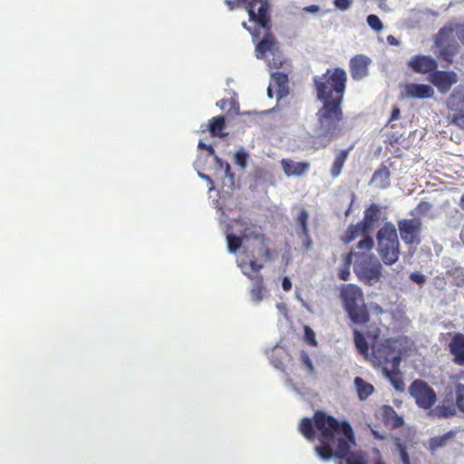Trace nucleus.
Listing matches in <instances>:
<instances>
[{"label": "nucleus", "mask_w": 464, "mask_h": 464, "mask_svg": "<svg viewBox=\"0 0 464 464\" xmlns=\"http://www.w3.org/2000/svg\"><path fill=\"white\" fill-rule=\"evenodd\" d=\"M298 430L310 441L315 440L317 431L320 445L315 447V452L324 460L335 458L340 459L339 464H368L367 453L351 450L356 439L347 420H338L323 411H316L313 419L304 417L300 420Z\"/></svg>", "instance_id": "obj_1"}, {"label": "nucleus", "mask_w": 464, "mask_h": 464, "mask_svg": "<svg viewBox=\"0 0 464 464\" xmlns=\"http://www.w3.org/2000/svg\"><path fill=\"white\" fill-rule=\"evenodd\" d=\"M316 99L322 107L316 112L318 135L313 143L316 150L327 147L342 132L343 111L342 104L344 98L347 74L340 67L327 69L322 75L313 78Z\"/></svg>", "instance_id": "obj_2"}, {"label": "nucleus", "mask_w": 464, "mask_h": 464, "mask_svg": "<svg viewBox=\"0 0 464 464\" xmlns=\"http://www.w3.org/2000/svg\"><path fill=\"white\" fill-rule=\"evenodd\" d=\"M343 307L350 320L359 325L370 321V313L364 301L362 290L353 284L343 285L340 288Z\"/></svg>", "instance_id": "obj_3"}, {"label": "nucleus", "mask_w": 464, "mask_h": 464, "mask_svg": "<svg viewBox=\"0 0 464 464\" xmlns=\"http://www.w3.org/2000/svg\"><path fill=\"white\" fill-rule=\"evenodd\" d=\"M377 252L386 266L394 265L400 257V241L397 229L392 222H386L376 234Z\"/></svg>", "instance_id": "obj_4"}, {"label": "nucleus", "mask_w": 464, "mask_h": 464, "mask_svg": "<svg viewBox=\"0 0 464 464\" xmlns=\"http://www.w3.org/2000/svg\"><path fill=\"white\" fill-rule=\"evenodd\" d=\"M353 271L364 285L372 286L381 281L382 266L372 254L354 252Z\"/></svg>", "instance_id": "obj_5"}, {"label": "nucleus", "mask_w": 464, "mask_h": 464, "mask_svg": "<svg viewBox=\"0 0 464 464\" xmlns=\"http://www.w3.org/2000/svg\"><path fill=\"white\" fill-rule=\"evenodd\" d=\"M394 341L386 338L381 342H372L371 344L372 353L368 360L374 367H386L389 363L394 368L399 367L401 363V355L396 352L393 345Z\"/></svg>", "instance_id": "obj_6"}, {"label": "nucleus", "mask_w": 464, "mask_h": 464, "mask_svg": "<svg viewBox=\"0 0 464 464\" xmlns=\"http://www.w3.org/2000/svg\"><path fill=\"white\" fill-rule=\"evenodd\" d=\"M239 266L242 268L243 274L253 283L250 289L251 299L254 302H260L266 292L264 276L260 274L264 265L256 262V256L253 251L248 263H241Z\"/></svg>", "instance_id": "obj_7"}, {"label": "nucleus", "mask_w": 464, "mask_h": 464, "mask_svg": "<svg viewBox=\"0 0 464 464\" xmlns=\"http://www.w3.org/2000/svg\"><path fill=\"white\" fill-rule=\"evenodd\" d=\"M453 31L452 26H443L438 32L434 42L439 49L438 56L448 63H452L459 52V44L453 36Z\"/></svg>", "instance_id": "obj_8"}, {"label": "nucleus", "mask_w": 464, "mask_h": 464, "mask_svg": "<svg viewBox=\"0 0 464 464\" xmlns=\"http://www.w3.org/2000/svg\"><path fill=\"white\" fill-rule=\"evenodd\" d=\"M238 5H244L251 22L268 30L271 28L269 4L267 0H236Z\"/></svg>", "instance_id": "obj_9"}, {"label": "nucleus", "mask_w": 464, "mask_h": 464, "mask_svg": "<svg viewBox=\"0 0 464 464\" xmlns=\"http://www.w3.org/2000/svg\"><path fill=\"white\" fill-rule=\"evenodd\" d=\"M400 236L407 246H418L421 242L422 222L420 218H403L397 222Z\"/></svg>", "instance_id": "obj_10"}, {"label": "nucleus", "mask_w": 464, "mask_h": 464, "mask_svg": "<svg viewBox=\"0 0 464 464\" xmlns=\"http://www.w3.org/2000/svg\"><path fill=\"white\" fill-rule=\"evenodd\" d=\"M409 390L416 403L423 409H430L436 401L433 389L421 380H415Z\"/></svg>", "instance_id": "obj_11"}, {"label": "nucleus", "mask_w": 464, "mask_h": 464, "mask_svg": "<svg viewBox=\"0 0 464 464\" xmlns=\"http://www.w3.org/2000/svg\"><path fill=\"white\" fill-rule=\"evenodd\" d=\"M257 244L256 246H251L248 250H246V254L251 259V252L255 251V255L256 256V262L258 260H263L265 262H271L276 259L278 256V253L276 249L270 246L271 239L266 234L261 236L257 240Z\"/></svg>", "instance_id": "obj_12"}, {"label": "nucleus", "mask_w": 464, "mask_h": 464, "mask_svg": "<svg viewBox=\"0 0 464 464\" xmlns=\"http://www.w3.org/2000/svg\"><path fill=\"white\" fill-rule=\"evenodd\" d=\"M430 81L441 93H446L458 82V74L453 71H438L436 69L430 74Z\"/></svg>", "instance_id": "obj_13"}, {"label": "nucleus", "mask_w": 464, "mask_h": 464, "mask_svg": "<svg viewBox=\"0 0 464 464\" xmlns=\"http://www.w3.org/2000/svg\"><path fill=\"white\" fill-rule=\"evenodd\" d=\"M409 67L417 73H432L438 68L437 61L430 55H414L408 63Z\"/></svg>", "instance_id": "obj_14"}, {"label": "nucleus", "mask_w": 464, "mask_h": 464, "mask_svg": "<svg viewBox=\"0 0 464 464\" xmlns=\"http://www.w3.org/2000/svg\"><path fill=\"white\" fill-rule=\"evenodd\" d=\"M447 349L451 355L452 362L458 366H464V334L455 333Z\"/></svg>", "instance_id": "obj_15"}, {"label": "nucleus", "mask_w": 464, "mask_h": 464, "mask_svg": "<svg viewBox=\"0 0 464 464\" xmlns=\"http://www.w3.org/2000/svg\"><path fill=\"white\" fill-rule=\"evenodd\" d=\"M372 60L364 54H357L350 60V72L354 81H360L368 75V67Z\"/></svg>", "instance_id": "obj_16"}, {"label": "nucleus", "mask_w": 464, "mask_h": 464, "mask_svg": "<svg viewBox=\"0 0 464 464\" xmlns=\"http://www.w3.org/2000/svg\"><path fill=\"white\" fill-rule=\"evenodd\" d=\"M381 420L386 427L398 429L403 425V418L399 416L392 406L383 405L380 409Z\"/></svg>", "instance_id": "obj_17"}, {"label": "nucleus", "mask_w": 464, "mask_h": 464, "mask_svg": "<svg viewBox=\"0 0 464 464\" xmlns=\"http://www.w3.org/2000/svg\"><path fill=\"white\" fill-rule=\"evenodd\" d=\"M434 95L433 89L428 84L408 83L405 85V96L412 99H428Z\"/></svg>", "instance_id": "obj_18"}, {"label": "nucleus", "mask_w": 464, "mask_h": 464, "mask_svg": "<svg viewBox=\"0 0 464 464\" xmlns=\"http://www.w3.org/2000/svg\"><path fill=\"white\" fill-rule=\"evenodd\" d=\"M280 163H281V167L284 170V173L287 177L302 176L305 172H307L308 169H310L309 162H304V161L295 162L290 159H283Z\"/></svg>", "instance_id": "obj_19"}, {"label": "nucleus", "mask_w": 464, "mask_h": 464, "mask_svg": "<svg viewBox=\"0 0 464 464\" xmlns=\"http://www.w3.org/2000/svg\"><path fill=\"white\" fill-rule=\"evenodd\" d=\"M288 82V75L285 72H276L271 74L270 83L276 89L278 99L285 97L289 93Z\"/></svg>", "instance_id": "obj_20"}, {"label": "nucleus", "mask_w": 464, "mask_h": 464, "mask_svg": "<svg viewBox=\"0 0 464 464\" xmlns=\"http://www.w3.org/2000/svg\"><path fill=\"white\" fill-rule=\"evenodd\" d=\"M264 38L257 44L256 47V55L257 59H263L266 53L273 52L276 47V42L275 36L270 33V28L266 30Z\"/></svg>", "instance_id": "obj_21"}, {"label": "nucleus", "mask_w": 464, "mask_h": 464, "mask_svg": "<svg viewBox=\"0 0 464 464\" xmlns=\"http://www.w3.org/2000/svg\"><path fill=\"white\" fill-rule=\"evenodd\" d=\"M381 209L378 205L371 204L363 213L362 220L361 221L364 229L369 232L372 229L373 225L380 219Z\"/></svg>", "instance_id": "obj_22"}, {"label": "nucleus", "mask_w": 464, "mask_h": 464, "mask_svg": "<svg viewBox=\"0 0 464 464\" xmlns=\"http://www.w3.org/2000/svg\"><path fill=\"white\" fill-rule=\"evenodd\" d=\"M446 104L450 111H459V109L464 105V82L453 90Z\"/></svg>", "instance_id": "obj_23"}, {"label": "nucleus", "mask_w": 464, "mask_h": 464, "mask_svg": "<svg viewBox=\"0 0 464 464\" xmlns=\"http://www.w3.org/2000/svg\"><path fill=\"white\" fill-rule=\"evenodd\" d=\"M391 172L386 166H382L374 171L371 179V183H373L379 188H387L390 187Z\"/></svg>", "instance_id": "obj_24"}, {"label": "nucleus", "mask_w": 464, "mask_h": 464, "mask_svg": "<svg viewBox=\"0 0 464 464\" xmlns=\"http://www.w3.org/2000/svg\"><path fill=\"white\" fill-rule=\"evenodd\" d=\"M382 372L386 378L392 382L393 387L398 391H403L404 382L399 372V367L394 368L393 365H391V368L383 367Z\"/></svg>", "instance_id": "obj_25"}, {"label": "nucleus", "mask_w": 464, "mask_h": 464, "mask_svg": "<svg viewBox=\"0 0 464 464\" xmlns=\"http://www.w3.org/2000/svg\"><path fill=\"white\" fill-rule=\"evenodd\" d=\"M354 385L361 401H365L374 392V387L361 377H355Z\"/></svg>", "instance_id": "obj_26"}, {"label": "nucleus", "mask_w": 464, "mask_h": 464, "mask_svg": "<svg viewBox=\"0 0 464 464\" xmlns=\"http://www.w3.org/2000/svg\"><path fill=\"white\" fill-rule=\"evenodd\" d=\"M369 234V231L367 229H364L361 221L358 222L357 224L355 225H350L344 235L342 237V240L348 244L350 242H352L353 240H354L356 237H358L360 235H367Z\"/></svg>", "instance_id": "obj_27"}, {"label": "nucleus", "mask_w": 464, "mask_h": 464, "mask_svg": "<svg viewBox=\"0 0 464 464\" xmlns=\"http://www.w3.org/2000/svg\"><path fill=\"white\" fill-rule=\"evenodd\" d=\"M352 149L353 147L351 146L348 150H341L336 155L331 167V176L333 178H337L341 174L343 167L348 158L349 151Z\"/></svg>", "instance_id": "obj_28"}, {"label": "nucleus", "mask_w": 464, "mask_h": 464, "mask_svg": "<svg viewBox=\"0 0 464 464\" xmlns=\"http://www.w3.org/2000/svg\"><path fill=\"white\" fill-rule=\"evenodd\" d=\"M243 228L240 230L241 236L244 239H254L257 240L264 233L261 232V228L252 222H245L242 224Z\"/></svg>", "instance_id": "obj_29"}, {"label": "nucleus", "mask_w": 464, "mask_h": 464, "mask_svg": "<svg viewBox=\"0 0 464 464\" xmlns=\"http://www.w3.org/2000/svg\"><path fill=\"white\" fill-rule=\"evenodd\" d=\"M353 342L358 353L362 355L365 359L369 357V343L365 339V336L358 330L353 329Z\"/></svg>", "instance_id": "obj_30"}, {"label": "nucleus", "mask_w": 464, "mask_h": 464, "mask_svg": "<svg viewBox=\"0 0 464 464\" xmlns=\"http://www.w3.org/2000/svg\"><path fill=\"white\" fill-rule=\"evenodd\" d=\"M226 123L223 116L213 117L209 121V131L213 137H224L226 134L223 132Z\"/></svg>", "instance_id": "obj_31"}, {"label": "nucleus", "mask_w": 464, "mask_h": 464, "mask_svg": "<svg viewBox=\"0 0 464 464\" xmlns=\"http://www.w3.org/2000/svg\"><path fill=\"white\" fill-rule=\"evenodd\" d=\"M354 257V252L350 251L343 256V263L342 267L338 271V277L340 280L347 281L350 277V266Z\"/></svg>", "instance_id": "obj_32"}, {"label": "nucleus", "mask_w": 464, "mask_h": 464, "mask_svg": "<svg viewBox=\"0 0 464 464\" xmlns=\"http://www.w3.org/2000/svg\"><path fill=\"white\" fill-rule=\"evenodd\" d=\"M455 433L453 431H449L442 436H438L430 439V445L431 450H437L439 448L444 447L450 439L453 438Z\"/></svg>", "instance_id": "obj_33"}, {"label": "nucleus", "mask_w": 464, "mask_h": 464, "mask_svg": "<svg viewBox=\"0 0 464 464\" xmlns=\"http://www.w3.org/2000/svg\"><path fill=\"white\" fill-rule=\"evenodd\" d=\"M308 218H309L308 212L305 209L302 208L299 211L297 218H296L297 225L299 226L300 230H301L299 232V235L307 236V233L309 230L308 225H307Z\"/></svg>", "instance_id": "obj_34"}, {"label": "nucleus", "mask_w": 464, "mask_h": 464, "mask_svg": "<svg viewBox=\"0 0 464 464\" xmlns=\"http://www.w3.org/2000/svg\"><path fill=\"white\" fill-rule=\"evenodd\" d=\"M243 237L235 236L233 234H227V249L230 253H237L242 246Z\"/></svg>", "instance_id": "obj_35"}, {"label": "nucleus", "mask_w": 464, "mask_h": 464, "mask_svg": "<svg viewBox=\"0 0 464 464\" xmlns=\"http://www.w3.org/2000/svg\"><path fill=\"white\" fill-rule=\"evenodd\" d=\"M373 246L374 242L372 237L367 234L364 235L363 238L357 243L356 249H358L357 252L359 253L369 254L368 252L372 249Z\"/></svg>", "instance_id": "obj_36"}, {"label": "nucleus", "mask_w": 464, "mask_h": 464, "mask_svg": "<svg viewBox=\"0 0 464 464\" xmlns=\"http://www.w3.org/2000/svg\"><path fill=\"white\" fill-rule=\"evenodd\" d=\"M431 209L432 205L430 202L426 200H420L414 210L411 212V215L426 216L430 212Z\"/></svg>", "instance_id": "obj_37"}, {"label": "nucleus", "mask_w": 464, "mask_h": 464, "mask_svg": "<svg viewBox=\"0 0 464 464\" xmlns=\"http://www.w3.org/2000/svg\"><path fill=\"white\" fill-rule=\"evenodd\" d=\"M456 391V404L459 410L464 412V384L458 383L455 387Z\"/></svg>", "instance_id": "obj_38"}, {"label": "nucleus", "mask_w": 464, "mask_h": 464, "mask_svg": "<svg viewBox=\"0 0 464 464\" xmlns=\"http://www.w3.org/2000/svg\"><path fill=\"white\" fill-rule=\"evenodd\" d=\"M367 24L375 32H381L383 28L382 21L376 14H369L367 16Z\"/></svg>", "instance_id": "obj_39"}, {"label": "nucleus", "mask_w": 464, "mask_h": 464, "mask_svg": "<svg viewBox=\"0 0 464 464\" xmlns=\"http://www.w3.org/2000/svg\"><path fill=\"white\" fill-rule=\"evenodd\" d=\"M450 122L464 130V109L459 110L457 113L452 115Z\"/></svg>", "instance_id": "obj_40"}, {"label": "nucleus", "mask_w": 464, "mask_h": 464, "mask_svg": "<svg viewBox=\"0 0 464 464\" xmlns=\"http://www.w3.org/2000/svg\"><path fill=\"white\" fill-rule=\"evenodd\" d=\"M284 61L281 55L272 53V58L268 59V66L270 68L279 69L283 66Z\"/></svg>", "instance_id": "obj_41"}, {"label": "nucleus", "mask_w": 464, "mask_h": 464, "mask_svg": "<svg viewBox=\"0 0 464 464\" xmlns=\"http://www.w3.org/2000/svg\"><path fill=\"white\" fill-rule=\"evenodd\" d=\"M248 155L245 151H237L235 154V162L241 168H246Z\"/></svg>", "instance_id": "obj_42"}, {"label": "nucleus", "mask_w": 464, "mask_h": 464, "mask_svg": "<svg viewBox=\"0 0 464 464\" xmlns=\"http://www.w3.org/2000/svg\"><path fill=\"white\" fill-rule=\"evenodd\" d=\"M301 361H302L303 364L306 367V369L309 371V372L313 373L314 372V368L312 360H311L309 354L304 351H303L301 353Z\"/></svg>", "instance_id": "obj_43"}, {"label": "nucleus", "mask_w": 464, "mask_h": 464, "mask_svg": "<svg viewBox=\"0 0 464 464\" xmlns=\"http://www.w3.org/2000/svg\"><path fill=\"white\" fill-rule=\"evenodd\" d=\"M381 333H382V331L379 327H374L366 332V336L371 340V344L372 343V342H381L382 341V340H379Z\"/></svg>", "instance_id": "obj_44"}, {"label": "nucleus", "mask_w": 464, "mask_h": 464, "mask_svg": "<svg viewBox=\"0 0 464 464\" xmlns=\"http://www.w3.org/2000/svg\"><path fill=\"white\" fill-rule=\"evenodd\" d=\"M304 336L309 344L316 345L314 332L308 326L304 327Z\"/></svg>", "instance_id": "obj_45"}, {"label": "nucleus", "mask_w": 464, "mask_h": 464, "mask_svg": "<svg viewBox=\"0 0 464 464\" xmlns=\"http://www.w3.org/2000/svg\"><path fill=\"white\" fill-rule=\"evenodd\" d=\"M410 278L412 282L417 283L419 285H422L425 283V276L420 273H411L410 275Z\"/></svg>", "instance_id": "obj_46"}, {"label": "nucleus", "mask_w": 464, "mask_h": 464, "mask_svg": "<svg viewBox=\"0 0 464 464\" xmlns=\"http://www.w3.org/2000/svg\"><path fill=\"white\" fill-rule=\"evenodd\" d=\"M334 5L337 8H339L341 10H346L351 6L352 1L351 0H335Z\"/></svg>", "instance_id": "obj_47"}, {"label": "nucleus", "mask_w": 464, "mask_h": 464, "mask_svg": "<svg viewBox=\"0 0 464 464\" xmlns=\"http://www.w3.org/2000/svg\"><path fill=\"white\" fill-rule=\"evenodd\" d=\"M400 454L404 464H410V459L406 451V448L402 444H399Z\"/></svg>", "instance_id": "obj_48"}, {"label": "nucleus", "mask_w": 464, "mask_h": 464, "mask_svg": "<svg viewBox=\"0 0 464 464\" xmlns=\"http://www.w3.org/2000/svg\"><path fill=\"white\" fill-rule=\"evenodd\" d=\"M198 146L201 150H206L209 155H215V150L212 145H208L200 140Z\"/></svg>", "instance_id": "obj_49"}, {"label": "nucleus", "mask_w": 464, "mask_h": 464, "mask_svg": "<svg viewBox=\"0 0 464 464\" xmlns=\"http://www.w3.org/2000/svg\"><path fill=\"white\" fill-rule=\"evenodd\" d=\"M282 287H283L284 291H285V292H289L291 290L292 283H291V280L287 276H285L283 278Z\"/></svg>", "instance_id": "obj_50"}, {"label": "nucleus", "mask_w": 464, "mask_h": 464, "mask_svg": "<svg viewBox=\"0 0 464 464\" xmlns=\"http://www.w3.org/2000/svg\"><path fill=\"white\" fill-rule=\"evenodd\" d=\"M215 159H216V160L218 163H220L221 167L225 168L226 175H231L232 176V174L230 173V165L227 162L222 161L218 156H215Z\"/></svg>", "instance_id": "obj_51"}, {"label": "nucleus", "mask_w": 464, "mask_h": 464, "mask_svg": "<svg viewBox=\"0 0 464 464\" xmlns=\"http://www.w3.org/2000/svg\"><path fill=\"white\" fill-rule=\"evenodd\" d=\"M400 113H401L400 109L397 106L393 107V109L392 111L391 117H390V121L398 120Z\"/></svg>", "instance_id": "obj_52"}, {"label": "nucleus", "mask_w": 464, "mask_h": 464, "mask_svg": "<svg viewBox=\"0 0 464 464\" xmlns=\"http://www.w3.org/2000/svg\"><path fill=\"white\" fill-rule=\"evenodd\" d=\"M305 237V240L304 242V246L306 250H309L312 248L313 241L310 237L309 232L307 233V236H304Z\"/></svg>", "instance_id": "obj_53"}, {"label": "nucleus", "mask_w": 464, "mask_h": 464, "mask_svg": "<svg viewBox=\"0 0 464 464\" xmlns=\"http://www.w3.org/2000/svg\"><path fill=\"white\" fill-rule=\"evenodd\" d=\"M224 3L228 6L230 10H233L239 5L236 0H225Z\"/></svg>", "instance_id": "obj_54"}, {"label": "nucleus", "mask_w": 464, "mask_h": 464, "mask_svg": "<svg viewBox=\"0 0 464 464\" xmlns=\"http://www.w3.org/2000/svg\"><path fill=\"white\" fill-rule=\"evenodd\" d=\"M387 42L392 45H397L399 44V41L392 35H389L387 37Z\"/></svg>", "instance_id": "obj_55"}, {"label": "nucleus", "mask_w": 464, "mask_h": 464, "mask_svg": "<svg viewBox=\"0 0 464 464\" xmlns=\"http://www.w3.org/2000/svg\"><path fill=\"white\" fill-rule=\"evenodd\" d=\"M458 37L460 40V42L464 44V26L461 28V30L459 31Z\"/></svg>", "instance_id": "obj_56"}, {"label": "nucleus", "mask_w": 464, "mask_h": 464, "mask_svg": "<svg viewBox=\"0 0 464 464\" xmlns=\"http://www.w3.org/2000/svg\"><path fill=\"white\" fill-rule=\"evenodd\" d=\"M199 176L202 179H206L207 181H208L211 184L210 189H212V188H213V181H212V179L208 175H205V174H199Z\"/></svg>", "instance_id": "obj_57"}, {"label": "nucleus", "mask_w": 464, "mask_h": 464, "mask_svg": "<svg viewBox=\"0 0 464 464\" xmlns=\"http://www.w3.org/2000/svg\"><path fill=\"white\" fill-rule=\"evenodd\" d=\"M353 201V200L352 199V200H351V202H350V205H349L348 208L345 210V213H344V214H345V216H346V217H348V216L350 215V213H351Z\"/></svg>", "instance_id": "obj_58"}, {"label": "nucleus", "mask_w": 464, "mask_h": 464, "mask_svg": "<svg viewBox=\"0 0 464 464\" xmlns=\"http://www.w3.org/2000/svg\"><path fill=\"white\" fill-rule=\"evenodd\" d=\"M460 208L464 210V194L460 197L459 203Z\"/></svg>", "instance_id": "obj_59"}, {"label": "nucleus", "mask_w": 464, "mask_h": 464, "mask_svg": "<svg viewBox=\"0 0 464 464\" xmlns=\"http://www.w3.org/2000/svg\"><path fill=\"white\" fill-rule=\"evenodd\" d=\"M275 89L273 86H271V84L269 85L268 89H267V94L269 97H273V94H272V90Z\"/></svg>", "instance_id": "obj_60"}, {"label": "nucleus", "mask_w": 464, "mask_h": 464, "mask_svg": "<svg viewBox=\"0 0 464 464\" xmlns=\"http://www.w3.org/2000/svg\"><path fill=\"white\" fill-rule=\"evenodd\" d=\"M242 26H243L246 30H247L248 32H250V33H251V28L247 25V24H246V22H243V23H242Z\"/></svg>", "instance_id": "obj_61"}, {"label": "nucleus", "mask_w": 464, "mask_h": 464, "mask_svg": "<svg viewBox=\"0 0 464 464\" xmlns=\"http://www.w3.org/2000/svg\"><path fill=\"white\" fill-rule=\"evenodd\" d=\"M315 9H317V7H316V6H314V5H312V6H310V7H309V10H311V11H314V10H315Z\"/></svg>", "instance_id": "obj_62"}]
</instances>
